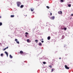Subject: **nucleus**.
<instances>
[{
  "instance_id": "obj_1",
  "label": "nucleus",
  "mask_w": 73,
  "mask_h": 73,
  "mask_svg": "<svg viewBox=\"0 0 73 73\" xmlns=\"http://www.w3.org/2000/svg\"><path fill=\"white\" fill-rule=\"evenodd\" d=\"M17 7H19L20 5L21 4V3L20 2H17Z\"/></svg>"
},
{
  "instance_id": "obj_2",
  "label": "nucleus",
  "mask_w": 73,
  "mask_h": 73,
  "mask_svg": "<svg viewBox=\"0 0 73 73\" xmlns=\"http://www.w3.org/2000/svg\"><path fill=\"white\" fill-rule=\"evenodd\" d=\"M54 19H55V17L54 16H53L50 17V19L51 20H54Z\"/></svg>"
},
{
  "instance_id": "obj_3",
  "label": "nucleus",
  "mask_w": 73,
  "mask_h": 73,
  "mask_svg": "<svg viewBox=\"0 0 73 73\" xmlns=\"http://www.w3.org/2000/svg\"><path fill=\"white\" fill-rule=\"evenodd\" d=\"M58 14H59L60 15H61V14H62V11H58Z\"/></svg>"
},
{
  "instance_id": "obj_4",
  "label": "nucleus",
  "mask_w": 73,
  "mask_h": 73,
  "mask_svg": "<svg viewBox=\"0 0 73 73\" xmlns=\"http://www.w3.org/2000/svg\"><path fill=\"white\" fill-rule=\"evenodd\" d=\"M19 53L21 54H24V52L22 50L20 51Z\"/></svg>"
},
{
  "instance_id": "obj_5",
  "label": "nucleus",
  "mask_w": 73,
  "mask_h": 73,
  "mask_svg": "<svg viewBox=\"0 0 73 73\" xmlns=\"http://www.w3.org/2000/svg\"><path fill=\"white\" fill-rule=\"evenodd\" d=\"M18 40L17 39H16L15 40V41H16V42H17V44H19L20 43H19V42L17 41Z\"/></svg>"
},
{
  "instance_id": "obj_6",
  "label": "nucleus",
  "mask_w": 73,
  "mask_h": 73,
  "mask_svg": "<svg viewBox=\"0 0 73 73\" xmlns=\"http://www.w3.org/2000/svg\"><path fill=\"white\" fill-rule=\"evenodd\" d=\"M65 67L66 69H69V67H68V66H67L66 65L65 66Z\"/></svg>"
},
{
  "instance_id": "obj_7",
  "label": "nucleus",
  "mask_w": 73,
  "mask_h": 73,
  "mask_svg": "<svg viewBox=\"0 0 73 73\" xmlns=\"http://www.w3.org/2000/svg\"><path fill=\"white\" fill-rule=\"evenodd\" d=\"M5 53L6 54V55H7V57H8V52H7L5 51Z\"/></svg>"
},
{
  "instance_id": "obj_8",
  "label": "nucleus",
  "mask_w": 73,
  "mask_h": 73,
  "mask_svg": "<svg viewBox=\"0 0 73 73\" xmlns=\"http://www.w3.org/2000/svg\"><path fill=\"white\" fill-rule=\"evenodd\" d=\"M27 41V42H31V40H29V39H28Z\"/></svg>"
},
{
  "instance_id": "obj_9",
  "label": "nucleus",
  "mask_w": 73,
  "mask_h": 73,
  "mask_svg": "<svg viewBox=\"0 0 73 73\" xmlns=\"http://www.w3.org/2000/svg\"><path fill=\"white\" fill-rule=\"evenodd\" d=\"M47 39L48 40H49L50 39V37L49 36L47 38Z\"/></svg>"
},
{
  "instance_id": "obj_10",
  "label": "nucleus",
  "mask_w": 73,
  "mask_h": 73,
  "mask_svg": "<svg viewBox=\"0 0 73 73\" xmlns=\"http://www.w3.org/2000/svg\"><path fill=\"white\" fill-rule=\"evenodd\" d=\"M8 46L6 48H5L3 50H6V49H8Z\"/></svg>"
},
{
  "instance_id": "obj_11",
  "label": "nucleus",
  "mask_w": 73,
  "mask_h": 73,
  "mask_svg": "<svg viewBox=\"0 0 73 73\" xmlns=\"http://www.w3.org/2000/svg\"><path fill=\"white\" fill-rule=\"evenodd\" d=\"M31 11H32V12H33V11H34V9L33 8H32L31 9Z\"/></svg>"
},
{
  "instance_id": "obj_12",
  "label": "nucleus",
  "mask_w": 73,
  "mask_h": 73,
  "mask_svg": "<svg viewBox=\"0 0 73 73\" xmlns=\"http://www.w3.org/2000/svg\"><path fill=\"white\" fill-rule=\"evenodd\" d=\"M39 46H41L42 45V44H41V42L39 43Z\"/></svg>"
},
{
  "instance_id": "obj_13",
  "label": "nucleus",
  "mask_w": 73,
  "mask_h": 73,
  "mask_svg": "<svg viewBox=\"0 0 73 73\" xmlns=\"http://www.w3.org/2000/svg\"><path fill=\"white\" fill-rule=\"evenodd\" d=\"M13 57L11 55H10V58H12Z\"/></svg>"
},
{
  "instance_id": "obj_14",
  "label": "nucleus",
  "mask_w": 73,
  "mask_h": 73,
  "mask_svg": "<svg viewBox=\"0 0 73 73\" xmlns=\"http://www.w3.org/2000/svg\"><path fill=\"white\" fill-rule=\"evenodd\" d=\"M11 17H15V15H11Z\"/></svg>"
},
{
  "instance_id": "obj_15",
  "label": "nucleus",
  "mask_w": 73,
  "mask_h": 73,
  "mask_svg": "<svg viewBox=\"0 0 73 73\" xmlns=\"http://www.w3.org/2000/svg\"><path fill=\"white\" fill-rule=\"evenodd\" d=\"M21 8H22L24 7V6L23 5H21L20 6Z\"/></svg>"
},
{
  "instance_id": "obj_16",
  "label": "nucleus",
  "mask_w": 73,
  "mask_h": 73,
  "mask_svg": "<svg viewBox=\"0 0 73 73\" xmlns=\"http://www.w3.org/2000/svg\"><path fill=\"white\" fill-rule=\"evenodd\" d=\"M3 25V23H2L0 22V26H1Z\"/></svg>"
},
{
  "instance_id": "obj_17",
  "label": "nucleus",
  "mask_w": 73,
  "mask_h": 73,
  "mask_svg": "<svg viewBox=\"0 0 73 73\" xmlns=\"http://www.w3.org/2000/svg\"><path fill=\"white\" fill-rule=\"evenodd\" d=\"M54 69L53 68H52V69L51 70V72H53Z\"/></svg>"
},
{
  "instance_id": "obj_18",
  "label": "nucleus",
  "mask_w": 73,
  "mask_h": 73,
  "mask_svg": "<svg viewBox=\"0 0 73 73\" xmlns=\"http://www.w3.org/2000/svg\"><path fill=\"white\" fill-rule=\"evenodd\" d=\"M35 41L36 42V43H37V42H38V40H35Z\"/></svg>"
},
{
  "instance_id": "obj_19",
  "label": "nucleus",
  "mask_w": 73,
  "mask_h": 73,
  "mask_svg": "<svg viewBox=\"0 0 73 73\" xmlns=\"http://www.w3.org/2000/svg\"><path fill=\"white\" fill-rule=\"evenodd\" d=\"M25 34L26 35H29V33L27 32H26Z\"/></svg>"
},
{
  "instance_id": "obj_20",
  "label": "nucleus",
  "mask_w": 73,
  "mask_h": 73,
  "mask_svg": "<svg viewBox=\"0 0 73 73\" xmlns=\"http://www.w3.org/2000/svg\"><path fill=\"white\" fill-rule=\"evenodd\" d=\"M49 67H50V68H52V66H51V65H50V66H49Z\"/></svg>"
},
{
  "instance_id": "obj_21",
  "label": "nucleus",
  "mask_w": 73,
  "mask_h": 73,
  "mask_svg": "<svg viewBox=\"0 0 73 73\" xmlns=\"http://www.w3.org/2000/svg\"><path fill=\"white\" fill-rule=\"evenodd\" d=\"M68 7H71V5H68Z\"/></svg>"
},
{
  "instance_id": "obj_22",
  "label": "nucleus",
  "mask_w": 73,
  "mask_h": 73,
  "mask_svg": "<svg viewBox=\"0 0 73 73\" xmlns=\"http://www.w3.org/2000/svg\"><path fill=\"white\" fill-rule=\"evenodd\" d=\"M43 64H46V62H43Z\"/></svg>"
},
{
  "instance_id": "obj_23",
  "label": "nucleus",
  "mask_w": 73,
  "mask_h": 73,
  "mask_svg": "<svg viewBox=\"0 0 73 73\" xmlns=\"http://www.w3.org/2000/svg\"><path fill=\"white\" fill-rule=\"evenodd\" d=\"M24 16H27V14H24Z\"/></svg>"
},
{
  "instance_id": "obj_24",
  "label": "nucleus",
  "mask_w": 73,
  "mask_h": 73,
  "mask_svg": "<svg viewBox=\"0 0 73 73\" xmlns=\"http://www.w3.org/2000/svg\"><path fill=\"white\" fill-rule=\"evenodd\" d=\"M1 56H3V54L2 53L1 54Z\"/></svg>"
},
{
  "instance_id": "obj_25",
  "label": "nucleus",
  "mask_w": 73,
  "mask_h": 73,
  "mask_svg": "<svg viewBox=\"0 0 73 73\" xmlns=\"http://www.w3.org/2000/svg\"><path fill=\"white\" fill-rule=\"evenodd\" d=\"M46 7H47V8H48V9H49V6H46Z\"/></svg>"
},
{
  "instance_id": "obj_26",
  "label": "nucleus",
  "mask_w": 73,
  "mask_h": 73,
  "mask_svg": "<svg viewBox=\"0 0 73 73\" xmlns=\"http://www.w3.org/2000/svg\"><path fill=\"white\" fill-rule=\"evenodd\" d=\"M60 1H61V2H64V0H60Z\"/></svg>"
},
{
  "instance_id": "obj_27",
  "label": "nucleus",
  "mask_w": 73,
  "mask_h": 73,
  "mask_svg": "<svg viewBox=\"0 0 73 73\" xmlns=\"http://www.w3.org/2000/svg\"><path fill=\"white\" fill-rule=\"evenodd\" d=\"M64 30H66V27L65 28H64Z\"/></svg>"
},
{
  "instance_id": "obj_28",
  "label": "nucleus",
  "mask_w": 73,
  "mask_h": 73,
  "mask_svg": "<svg viewBox=\"0 0 73 73\" xmlns=\"http://www.w3.org/2000/svg\"><path fill=\"white\" fill-rule=\"evenodd\" d=\"M41 42H42V43H43V42H44V41L42 40V41H41Z\"/></svg>"
},
{
  "instance_id": "obj_29",
  "label": "nucleus",
  "mask_w": 73,
  "mask_h": 73,
  "mask_svg": "<svg viewBox=\"0 0 73 73\" xmlns=\"http://www.w3.org/2000/svg\"><path fill=\"white\" fill-rule=\"evenodd\" d=\"M50 16H52V13H50Z\"/></svg>"
},
{
  "instance_id": "obj_30",
  "label": "nucleus",
  "mask_w": 73,
  "mask_h": 73,
  "mask_svg": "<svg viewBox=\"0 0 73 73\" xmlns=\"http://www.w3.org/2000/svg\"><path fill=\"white\" fill-rule=\"evenodd\" d=\"M71 16H73V14H72L71 15Z\"/></svg>"
},
{
  "instance_id": "obj_31",
  "label": "nucleus",
  "mask_w": 73,
  "mask_h": 73,
  "mask_svg": "<svg viewBox=\"0 0 73 73\" xmlns=\"http://www.w3.org/2000/svg\"><path fill=\"white\" fill-rule=\"evenodd\" d=\"M44 40V39L43 38H42V39H41L40 41H41V40Z\"/></svg>"
},
{
  "instance_id": "obj_32",
  "label": "nucleus",
  "mask_w": 73,
  "mask_h": 73,
  "mask_svg": "<svg viewBox=\"0 0 73 73\" xmlns=\"http://www.w3.org/2000/svg\"><path fill=\"white\" fill-rule=\"evenodd\" d=\"M25 36H26V37H27V35H25Z\"/></svg>"
},
{
  "instance_id": "obj_33",
  "label": "nucleus",
  "mask_w": 73,
  "mask_h": 73,
  "mask_svg": "<svg viewBox=\"0 0 73 73\" xmlns=\"http://www.w3.org/2000/svg\"><path fill=\"white\" fill-rule=\"evenodd\" d=\"M36 0V1H39V0Z\"/></svg>"
},
{
  "instance_id": "obj_34",
  "label": "nucleus",
  "mask_w": 73,
  "mask_h": 73,
  "mask_svg": "<svg viewBox=\"0 0 73 73\" xmlns=\"http://www.w3.org/2000/svg\"><path fill=\"white\" fill-rule=\"evenodd\" d=\"M1 18V16H0V19Z\"/></svg>"
},
{
  "instance_id": "obj_35",
  "label": "nucleus",
  "mask_w": 73,
  "mask_h": 73,
  "mask_svg": "<svg viewBox=\"0 0 73 73\" xmlns=\"http://www.w3.org/2000/svg\"><path fill=\"white\" fill-rule=\"evenodd\" d=\"M59 59H61V58H59Z\"/></svg>"
}]
</instances>
